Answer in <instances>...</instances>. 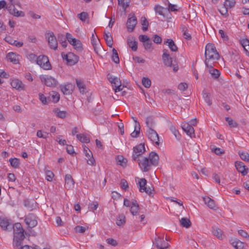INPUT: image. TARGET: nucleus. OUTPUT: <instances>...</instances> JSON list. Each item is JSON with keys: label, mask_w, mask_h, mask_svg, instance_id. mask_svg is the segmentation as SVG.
<instances>
[{"label": "nucleus", "mask_w": 249, "mask_h": 249, "mask_svg": "<svg viewBox=\"0 0 249 249\" xmlns=\"http://www.w3.org/2000/svg\"><path fill=\"white\" fill-rule=\"evenodd\" d=\"M139 165L143 172L148 171L152 165L157 166L159 161V157L157 153L151 152L148 158H142L141 160L138 159Z\"/></svg>", "instance_id": "nucleus-1"}, {"label": "nucleus", "mask_w": 249, "mask_h": 249, "mask_svg": "<svg viewBox=\"0 0 249 249\" xmlns=\"http://www.w3.org/2000/svg\"><path fill=\"white\" fill-rule=\"evenodd\" d=\"M162 58L165 66L167 67H173L174 71L176 72L178 71V66L177 64H175V61L174 63L173 62V58L170 56L167 50L163 49Z\"/></svg>", "instance_id": "nucleus-2"}, {"label": "nucleus", "mask_w": 249, "mask_h": 249, "mask_svg": "<svg viewBox=\"0 0 249 249\" xmlns=\"http://www.w3.org/2000/svg\"><path fill=\"white\" fill-rule=\"evenodd\" d=\"M205 56L219 59L220 55L213 44L208 43L205 47Z\"/></svg>", "instance_id": "nucleus-3"}, {"label": "nucleus", "mask_w": 249, "mask_h": 249, "mask_svg": "<svg viewBox=\"0 0 249 249\" xmlns=\"http://www.w3.org/2000/svg\"><path fill=\"white\" fill-rule=\"evenodd\" d=\"M45 38L51 49L56 50L57 49V40L53 32L49 31L45 34Z\"/></svg>", "instance_id": "nucleus-4"}, {"label": "nucleus", "mask_w": 249, "mask_h": 249, "mask_svg": "<svg viewBox=\"0 0 249 249\" xmlns=\"http://www.w3.org/2000/svg\"><path fill=\"white\" fill-rule=\"evenodd\" d=\"M66 38L68 42L73 46L75 50L78 51L82 50V43L79 40L73 37L72 36L68 33L66 34Z\"/></svg>", "instance_id": "nucleus-5"}, {"label": "nucleus", "mask_w": 249, "mask_h": 249, "mask_svg": "<svg viewBox=\"0 0 249 249\" xmlns=\"http://www.w3.org/2000/svg\"><path fill=\"white\" fill-rule=\"evenodd\" d=\"M132 158L133 160L136 161L139 157L142 155L145 151L144 144L140 143L133 147Z\"/></svg>", "instance_id": "nucleus-6"}, {"label": "nucleus", "mask_w": 249, "mask_h": 249, "mask_svg": "<svg viewBox=\"0 0 249 249\" xmlns=\"http://www.w3.org/2000/svg\"><path fill=\"white\" fill-rule=\"evenodd\" d=\"M36 63L44 70H49L51 68L48 58L44 55H39L37 57Z\"/></svg>", "instance_id": "nucleus-7"}, {"label": "nucleus", "mask_w": 249, "mask_h": 249, "mask_svg": "<svg viewBox=\"0 0 249 249\" xmlns=\"http://www.w3.org/2000/svg\"><path fill=\"white\" fill-rule=\"evenodd\" d=\"M13 228L14 232V237H16L17 238H20L21 239H24V231L21 224L20 223H15L13 226Z\"/></svg>", "instance_id": "nucleus-8"}, {"label": "nucleus", "mask_w": 249, "mask_h": 249, "mask_svg": "<svg viewBox=\"0 0 249 249\" xmlns=\"http://www.w3.org/2000/svg\"><path fill=\"white\" fill-rule=\"evenodd\" d=\"M62 56L63 59H65L67 61L68 65L70 66L74 65L77 63L79 60V57L73 53H69L66 54L62 53Z\"/></svg>", "instance_id": "nucleus-9"}, {"label": "nucleus", "mask_w": 249, "mask_h": 249, "mask_svg": "<svg viewBox=\"0 0 249 249\" xmlns=\"http://www.w3.org/2000/svg\"><path fill=\"white\" fill-rule=\"evenodd\" d=\"M25 222L28 229H32L37 224L36 215L33 213H29L25 217Z\"/></svg>", "instance_id": "nucleus-10"}, {"label": "nucleus", "mask_w": 249, "mask_h": 249, "mask_svg": "<svg viewBox=\"0 0 249 249\" xmlns=\"http://www.w3.org/2000/svg\"><path fill=\"white\" fill-rule=\"evenodd\" d=\"M108 80L111 83L112 87H115L114 91L115 92L122 90L124 87L122 85L120 78L117 77H112L110 76L108 77Z\"/></svg>", "instance_id": "nucleus-11"}, {"label": "nucleus", "mask_w": 249, "mask_h": 249, "mask_svg": "<svg viewBox=\"0 0 249 249\" xmlns=\"http://www.w3.org/2000/svg\"><path fill=\"white\" fill-rule=\"evenodd\" d=\"M148 138L157 145L160 144L159 137L157 132L152 128H148L146 131Z\"/></svg>", "instance_id": "nucleus-12"}, {"label": "nucleus", "mask_w": 249, "mask_h": 249, "mask_svg": "<svg viewBox=\"0 0 249 249\" xmlns=\"http://www.w3.org/2000/svg\"><path fill=\"white\" fill-rule=\"evenodd\" d=\"M153 243L155 244L156 247L158 249H166L169 247V243L165 241L163 238L159 236L155 238Z\"/></svg>", "instance_id": "nucleus-13"}, {"label": "nucleus", "mask_w": 249, "mask_h": 249, "mask_svg": "<svg viewBox=\"0 0 249 249\" xmlns=\"http://www.w3.org/2000/svg\"><path fill=\"white\" fill-rule=\"evenodd\" d=\"M6 8L11 15H13L15 17H23L25 16V14L23 12L21 11H18L15 8L14 3H10L8 7H6Z\"/></svg>", "instance_id": "nucleus-14"}, {"label": "nucleus", "mask_w": 249, "mask_h": 249, "mask_svg": "<svg viewBox=\"0 0 249 249\" xmlns=\"http://www.w3.org/2000/svg\"><path fill=\"white\" fill-rule=\"evenodd\" d=\"M235 165L237 170L241 173L242 175L245 176L248 172V168L245 165L244 163L241 161H236Z\"/></svg>", "instance_id": "nucleus-15"}, {"label": "nucleus", "mask_w": 249, "mask_h": 249, "mask_svg": "<svg viewBox=\"0 0 249 249\" xmlns=\"http://www.w3.org/2000/svg\"><path fill=\"white\" fill-rule=\"evenodd\" d=\"M137 23V18L135 16L128 18L126 27L129 32H132Z\"/></svg>", "instance_id": "nucleus-16"}, {"label": "nucleus", "mask_w": 249, "mask_h": 249, "mask_svg": "<svg viewBox=\"0 0 249 249\" xmlns=\"http://www.w3.org/2000/svg\"><path fill=\"white\" fill-rule=\"evenodd\" d=\"M41 80L42 82L48 87L54 86L56 85L57 83L56 80L51 76H43L41 77Z\"/></svg>", "instance_id": "nucleus-17"}, {"label": "nucleus", "mask_w": 249, "mask_h": 249, "mask_svg": "<svg viewBox=\"0 0 249 249\" xmlns=\"http://www.w3.org/2000/svg\"><path fill=\"white\" fill-rule=\"evenodd\" d=\"M11 85L13 88L16 89L19 91L24 90L25 87V85L23 84L22 81L18 79L12 80L11 82Z\"/></svg>", "instance_id": "nucleus-18"}, {"label": "nucleus", "mask_w": 249, "mask_h": 249, "mask_svg": "<svg viewBox=\"0 0 249 249\" xmlns=\"http://www.w3.org/2000/svg\"><path fill=\"white\" fill-rule=\"evenodd\" d=\"M182 128L190 137H195L194 129L189 123H185L183 124Z\"/></svg>", "instance_id": "nucleus-19"}, {"label": "nucleus", "mask_w": 249, "mask_h": 249, "mask_svg": "<svg viewBox=\"0 0 249 249\" xmlns=\"http://www.w3.org/2000/svg\"><path fill=\"white\" fill-rule=\"evenodd\" d=\"M147 183L146 180L144 178H141L138 182V185L139 187V191L141 192H146L147 194H151V191L149 189H147L146 187V185Z\"/></svg>", "instance_id": "nucleus-20"}, {"label": "nucleus", "mask_w": 249, "mask_h": 249, "mask_svg": "<svg viewBox=\"0 0 249 249\" xmlns=\"http://www.w3.org/2000/svg\"><path fill=\"white\" fill-rule=\"evenodd\" d=\"M65 187L68 189H71L73 188L74 181L71 175L67 174L65 176Z\"/></svg>", "instance_id": "nucleus-21"}, {"label": "nucleus", "mask_w": 249, "mask_h": 249, "mask_svg": "<svg viewBox=\"0 0 249 249\" xmlns=\"http://www.w3.org/2000/svg\"><path fill=\"white\" fill-rule=\"evenodd\" d=\"M127 44L133 51H136L137 49V42L135 38L133 36H129L127 38Z\"/></svg>", "instance_id": "nucleus-22"}, {"label": "nucleus", "mask_w": 249, "mask_h": 249, "mask_svg": "<svg viewBox=\"0 0 249 249\" xmlns=\"http://www.w3.org/2000/svg\"><path fill=\"white\" fill-rule=\"evenodd\" d=\"M219 59H214L212 57H205V64L208 69L213 68L216 61Z\"/></svg>", "instance_id": "nucleus-23"}, {"label": "nucleus", "mask_w": 249, "mask_h": 249, "mask_svg": "<svg viewBox=\"0 0 249 249\" xmlns=\"http://www.w3.org/2000/svg\"><path fill=\"white\" fill-rule=\"evenodd\" d=\"M74 88V86L71 83H67L64 86H61V91L65 93V92H68V93H71Z\"/></svg>", "instance_id": "nucleus-24"}, {"label": "nucleus", "mask_w": 249, "mask_h": 249, "mask_svg": "<svg viewBox=\"0 0 249 249\" xmlns=\"http://www.w3.org/2000/svg\"><path fill=\"white\" fill-rule=\"evenodd\" d=\"M205 204L211 209H215L216 207L214 201L209 196L203 197Z\"/></svg>", "instance_id": "nucleus-25"}, {"label": "nucleus", "mask_w": 249, "mask_h": 249, "mask_svg": "<svg viewBox=\"0 0 249 249\" xmlns=\"http://www.w3.org/2000/svg\"><path fill=\"white\" fill-rule=\"evenodd\" d=\"M12 224L10 223L9 220L5 218H0V226L4 230H8V227H11Z\"/></svg>", "instance_id": "nucleus-26"}, {"label": "nucleus", "mask_w": 249, "mask_h": 249, "mask_svg": "<svg viewBox=\"0 0 249 249\" xmlns=\"http://www.w3.org/2000/svg\"><path fill=\"white\" fill-rule=\"evenodd\" d=\"M19 56L16 55V53L11 52L9 53L6 56L7 58L13 64H17L18 63V57Z\"/></svg>", "instance_id": "nucleus-27"}, {"label": "nucleus", "mask_w": 249, "mask_h": 249, "mask_svg": "<svg viewBox=\"0 0 249 249\" xmlns=\"http://www.w3.org/2000/svg\"><path fill=\"white\" fill-rule=\"evenodd\" d=\"M76 83L77 87L78 88L80 93H84L85 92H88V91L87 90V88L84 84L83 82L79 79H76Z\"/></svg>", "instance_id": "nucleus-28"}, {"label": "nucleus", "mask_w": 249, "mask_h": 249, "mask_svg": "<svg viewBox=\"0 0 249 249\" xmlns=\"http://www.w3.org/2000/svg\"><path fill=\"white\" fill-rule=\"evenodd\" d=\"M185 98H183L181 96H178V94H176L175 99L177 101L178 104H187L190 102L189 96H184Z\"/></svg>", "instance_id": "nucleus-29"}, {"label": "nucleus", "mask_w": 249, "mask_h": 249, "mask_svg": "<svg viewBox=\"0 0 249 249\" xmlns=\"http://www.w3.org/2000/svg\"><path fill=\"white\" fill-rule=\"evenodd\" d=\"M168 45L169 49L172 52H177L178 50V48L177 45L175 44L174 41L171 39H167L166 41L164 42Z\"/></svg>", "instance_id": "nucleus-30"}, {"label": "nucleus", "mask_w": 249, "mask_h": 249, "mask_svg": "<svg viewBox=\"0 0 249 249\" xmlns=\"http://www.w3.org/2000/svg\"><path fill=\"white\" fill-rule=\"evenodd\" d=\"M208 72L211 74L212 77L214 79H218L220 75V71L213 68L208 69Z\"/></svg>", "instance_id": "nucleus-31"}, {"label": "nucleus", "mask_w": 249, "mask_h": 249, "mask_svg": "<svg viewBox=\"0 0 249 249\" xmlns=\"http://www.w3.org/2000/svg\"><path fill=\"white\" fill-rule=\"evenodd\" d=\"M23 240L14 237L13 243L14 248L15 249H22L23 246H21V244Z\"/></svg>", "instance_id": "nucleus-32"}, {"label": "nucleus", "mask_w": 249, "mask_h": 249, "mask_svg": "<svg viewBox=\"0 0 249 249\" xmlns=\"http://www.w3.org/2000/svg\"><path fill=\"white\" fill-rule=\"evenodd\" d=\"M231 245L235 249H244L245 246V243L238 239L234 240Z\"/></svg>", "instance_id": "nucleus-33"}, {"label": "nucleus", "mask_w": 249, "mask_h": 249, "mask_svg": "<svg viewBox=\"0 0 249 249\" xmlns=\"http://www.w3.org/2000/svg\"><path fill=\"white\" fill-rule=\"evenodd\" d=\"M145 101L148 103L153 105H155V94H143Z\"/></svg>", "instance_id": "nucleus-34"}, {"label": "nucleus", "mask_w": 249, "mask_h": 249, "mask_svg": "<svg viewBox=\"0 0 249 249\" xmlns=\"http://www.w3.org/2000/svg\"><path fill=\"white\" fill-rule=\"evenodd\" d=\"M53 111L58 118L63 119L66 116V112L65 111H61L58 108H54Z\"/></svg>", "instance_id": "nucleus-35"}, {"label": "nucleus", "mask_w": 249, "mask_h": 249, "mask_svg": "<svg viewBox=\"0 0 249 249\" xmlns=\"http://www.w3.org/2000/svg\"><path fill=\"white\" fill-rule=\"evenodd\" d=\"M76 138L78 140L83 143H89L90 142L89 138L83 134H79L76 135Z\"/></svg>", "instance_id": "nucleus-36"}, {"label": "nucleus", "mask_w": 249, "mask_h": 249, "mask_svg": "<svg viewBox=\"0 0 249 249\" xmlns=\"http://www.w3.org/2000/svg\"><path fill=\"white\" fill-rule=\"evenodd\" d=\"M104 37L106 40L107 46L111 48L113 45V39L112 37L109 35V33H105Z\"/></svg>", "instance_id": "nucleus-37"}, {"label": "nucleus", "mask_w": 249, "mask_h": 249, "mask_svg": "<svg viewBox=\"0 0 249 249\" xmlns=\"http://www.w3.org/2000/svg\"><path fill=\"white\" fill-rule=\"evenodd\" d=\"M180 223L182 227L186 228H189L191 225V222L190 220L187 218H182L180 220Z\"/></svg>", "instance_id": "nucleus-38"}, {"label": "nucleus", "mask_w": 249, "mask_h": 249, "mask_svg": "<svg viewBox=\"0 0 249 249\" xmlns=\"http://www.w3.org/2000/svg\"><path fill=\"white\" fill-rule=\"evenodd\" d=\"M45 173L46 174V179L49 181L53 180L54 177V174L51 171L48 170L47 167L45 168Z\"/></svg>", "instance_id": "nucleus-39"}, {"label": "nucleus", "mask_w": 249, "mask_h": 249, "mask_svg": "<svg viewBox=\"0 0 249 249\" xmlns=\"http://www.w3.org/2000/svg\"><path fill=\"white\" fill-rule=\"evenodd\" d=\"M212 232L213 234L218 239H221L222 238L223 232L220 229L213 228Z\"/></svg>", "instance_id": "nucleus-40"}, {"label": "nucleus", "mask_w": 249, "mask_h": 249, "mask_svg": "<svg viewBox=\"0 0 249 249\" xmlns=\"http://www.w3.org/2000/svg\"><path fill=\"white\" fill-rule=\"evenodd\" d=\"M125 222V216L122 214L119 215L117 221H116V224L118 226H121L123 224H124Z\"/></svg>", "instance_id": "nucleus-41"}, {"label": "nucleus", "mask_w": 249, "mask_h": 249, "mask_svg": "<svg viewBox=\"0 0 249 249\" xmlns=\"http://www.w3.org/2000/svg\"><path fill=\"white\" fill-rule=\"evenodd\" d=\"M238 154L242 160L249 162V154L248 152L239 151Z\"/></svg>", "instance_id": "nucleus-42"}, {"label": "nucleus", "mask_w": 249, "mask_h": 249, "mask_svg": "<svg viewBox=\"0 0 249 249\" xmlns=\"http://www.w3.org/2000/svg\"><path fill=\"white\" fill-rule=\"evenodd\" d=\"M235 4V0H226L224 3V6L227 9L231 8L234 6Z\"/></svg>", "instance_id": "nucleus-43"}, {"label": "nucleus", "mask_w": 249, "mask_h": 249, "mask_svg": "<svg viewBox=\"0 0 249 249\" xmlns=\"http://www.w3.org/2000/svg\"><path fill=\"white\" fill-rule=\"evenodd\" d=\"M112 59L116 64L119 63L120 62L118 53L114 48L112 49Z\"/></svg>", "instance_id": "nucleus-44"}, {"label": "nucleus", "mask_w": 249, "mask_h": 249, "mask_svg": "<svg viewBox=\"0 0 249 249\" xmlns=\"http://www.w3.org/2000/svg\"><path fill=\"white\" fill-rule=\"evenodd\" d=\"M127 160L122 156H118L117 157V163L123 167L126 165Z\"/></svg>", "instance_id": "nucleus-45"}, {"label": "nucleus", "mask_w": 249, "mask_h": 249, "mask_svg": "<svg viewBox=\"0 0 249 249\" xmlns=\"http://www.w3.org/2000/svg\"><path fill=\"white\" fill-rule=\"evenodd\" d=\"M9 162L11 165L14 168L18 167L19 164V160L17 158H11L9 159Z\"/></svg>", "instance_id": "nucleus-46"}, {"label": "nucleus", "mask_w": 249, "mask_h": 249, "mask_svg": "<svg viewBox=\"0 0 249 249\" xmlns=\"http://www.w3.org/2000/svg\"><path fill=\"white\" fill-rule=\"evenodd\" d=\"M154 124V120L152 117L149 116L146 119V124L148 128H152Z\"/></svg>", "instance_id": "nucleus-47"}, {"label": "nucleus", "mask_w": 249, "mask_h": 249, "mask_svg": "<svg viewBox=\"0 0 249 249\" xmlns=\"http://www.w3.org/2000/svg\"><path fill=\"white\" fill-rule=\"evenodd\" d=\"M88 227H83L81 226H77L75 227L74 230L76 232L83 233H84L86 230L88 229Z\"/></svg>", "instance_id": "nucleus-48"}, {"label": "nucleus", "mask_w": 249, "mask_h": 249, "mask_svg": "<svg viewBox=\"0 0 249 249\" xmlns=\"http://www.w3.org/2000/svg\"><path fill=\"white\" fill-rule=\"evenodd\" d=\"M226 122L228 123L231 127H236L238 125L237 124L234 122L233 120L230 117H226L225 118Z\"/></svg>", "instance_id": "nucleus-49"}, {"label": "nucleus", "mask_w": 249, "mask_h": 249, "mask_svg": "<svg viewBox=\"0 0 249 249\" xmlns=\"http://www.w3.org/2000/svg\"><path fill=\"white\" fill-rule=\"evenodd\" d=\"M49 133L46 132H43L41 130H38L36 133V136L38 138L47 139L48 137Z\"/></svg>", "instance_id": "nucleus-50"}, {"label": "nucleus", "mask_w": 249, "mask_h": 249, "mask_svg": "<svg viewBox=\"0 0 249 249\" xmlns=\"http://www.w3.org/2000/svg\"><path fill=\"white\" fill-rule=\"evenodd\" d=\"M139 209V205L131 206L130 211L132 215H136L138 213Z\"/></svg>", "instance_id": "nucleus-51"}, {"label": "nucleus", "mask_w": 249, "mask_h": 249, "mask_svg": "<svg viewBox=\"0 0 249 249\" xmlns=\"http://www.w3.org/2000/svg\"><path fill=\"white\" fill-rule=\"evenodd\" d=\"M39 99L41 102L44 104H48L50 101H51L50 97H46L44 94H39Z\"/></svg>", "instance_id": "nucleus-52"}, {"label": "nucleus", "mask_w": 249, "mask_h": 249, "mask_svg": "<svg viewBox=\"0 0 249 249\" xmlns=\"http://www.w3.org/2000/svg\"><path fill=\"white\" fill-rule=\"evenodd\" d=\"M77 17L82 21H85L88 18L89 15L87 12H83L77 15Z\"/></svg>", "instance_id": "nucleus-53"}, {"label": "nucleus", "mask_w": 249, "mask_h": 249, "mask_svg": "<svg viewBox=\"0 0 249 249\" xmlns=\"http://www.w3.org/2000/svg\"><path fill=\"white\" fill-rule=\"evenodd\" d=\"M142 85L145 87V88H149L151 86V82L150 80L146 77H143L142 79Z\"/></svg>", "instance_id": "nucleus-54"}, {"label": "nucleus", "mask_w": 249, "mask_h": 249, "mask_svg": "<svg viewBox=\"0 0 249 249\" xmlns=\"http://www.w3.org/2000/svg\"><path fill=\"white\" fill-rule=\"evenodd\" d=\"M203 97L205 101L208 104L209 106H211L212 105V97L211 94H203Z\"/></svg>", "instance_id": "nucleus-55"}, {"label": "nucleus", "mask_w": 249, "mask_h": 249, "mask_svg": "<svg viewBox=\"0 0 249 249\" xmlns=\"http://www.w3.org/2000/svg\"><path fill=\"white\" fill-rule=\"evenodd\" d=\"M152 42L151 40H149V41L145 42L143 43V45L144 46V49L147 51H151L153 48H152Z\"/></svg>", "instance_id": "nucleus-56"}, {"label": "nucleus", "mask_w": 249, "mask_h": 249, "mask_svg": "<svg viewBox=\"0 0 249 249\" xmlns=\"http://www.w3.org/2000/svg\"><path fill=\"white\" fill-rule=\"evenodd\" d=\"M170 130L177 139L179 140L180 139L181 135L174 126H171Z\"/></svg>", "instance_id": "nucleus-57"}, {"label": "nucleus", "mask_w": 249, "mask_h": 249, "mask_svg": "<svg viewBox=\"0 0 249 249\" xmlns=\"http://www.w3.org/2000/svg\"><path fill=\"white\" fill-rule=\"evenodd\" d=\"M163 8L160 6L157 5L155 7V10L156 12L159 14L160 15L164 16L163 13Z\"/></svg>", "instance_id": "nucleus-58"}, {"label": "nucleus", "mask_w": 249, "mask_h": 249, "mask_svg": "<svg viewBox=\"0 0 249 249\" xmlns=\"http://www.w3.org/2000/svg\"><path fill=\"white\" fill-rule=\"evenodd\" d=\"M142 24L143 26L142 29L143 31H147L148 27V22L145 18H143V19L142 20Z\"/></svg>", "instance_id": "nucleus-59"}, {"label": "nucleus", "mask_w": 249, "mask_h": 249, "mask_svg": "<svg viewBox=\"0 0 249 249\" xmlns=\"http://www.w3.org/2000/svg\"><path fill=\"white\" fill-rule=\"evenodd\" d=\"M139 39L140 41L143 43L150 40L147 36L143 35H140L139 37Z\"/></svg>", "instance_id": "nucleus-60"}, {"label": "nucleus", "mask_w": 249, "mask_h": 249, "mask_svg": "<svg viewBox=\"0 0 249 249\" xmlns=\"http://www.w3.org/2000/svg\"><path fill=\"white\" fill-rule=\"evenodd\" d=\"M88 158L87 160V163L89 165L95 166V160L93 157L92 155H90V157H87Z\"/></svg>", "instance_id": "nucleus-61"}, {"label": "nucleus", "mask_w": 249, "mask_h": 249, "mask_svg": "<svg viewBox=\"0 0 249 249\" xmlns=\"http://www.w3.org/2000/svg\"><path fill=\"white\" fill-rule=\"evenodd\" d=\"M140 130L138 128V126L135 125L134 131L131 133V136L133 138H136L140 134Z\"/></svg>", "instance_id": "nucleus-62"}, {"label": "nucleus", "mask_w": 249, "mask_h": 249, "mask_svg": "<svg viewBox=\"0 0 249 249\" xmlns=\"http://www.w3.org/2000/svg\"><path fill=\"white\" fill-rule=\"evenodd\" d=\"M121 187L125 190L128 188V183L124 179H123L121 181Z\"/></svg>", "instance_id": "nucleus-63"}, {"label": "nucleus", "mask_w": 249, "mask_h": 249, "mask_svg": "<svg viewBox=\"0 0 249 249\" xmlns=\"http://www.w3.org/2000/svg\"><path fill=\"white\" fill-rule=\"evenodd\" d=\"M153 40L156 44H160L161 42L162 38L159 36L155 35L153 37Z\"/></svg>", "instance_id": "nucleus-64"}]
</instances>
